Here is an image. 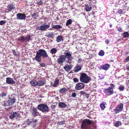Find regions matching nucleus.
Instances as JSON below:
<instances>
[{"instance_id":"nucleus-1","label":"nucleus","mask_w":129,"mask_h":129,"mask_svg":"<svg viewBox=\"0 0 129 129\" xmlns=\"http://www.w3.org/2000/svg\"><path fill=\"white\" fill-rule=\"evenodd\" d=\"M41 56L44 58H46L48 56L45 50L40 49L37 52L36 56L35 57V59L37 61L40 62L41 61Z\"/></svg>"},{"instance_id":"nucleus-2","label":"nucleus","mask_w":129,"mask_h":129,"mask_svg":"<svg viewBox=\"0 0 129 129\" xmlns=\"http://www.w3.org/2000/svg\"><path fill=\"white\" fill-rule=\"evenodd\" d=\"M80 81L85 83H87L91 80V78L88 76L85 73H83L81 74L80 77Z\"/></svg>"},{"instance_id":"nucleus-3","label":"nucleus","mask_w":129,"mask_h":129,"mask_svg":"<svg viewBox=\"0 0 129 129\" xmlns=\"http://www.w3.org/2000/svg\"><path fill=\"white\" fill-rule=\"evenodd\" d=\"M38 109L45 113L48 112L50 109L48 106L45 104H41L38 105Z\"/></svg>"},{"instance_id":"nucleus-4","label":"nucleus","mask_w":129,"mask_h":129,"mask_svg":"<svg viewBox=\"0 0 129 129\" xmlns=\"http://www.w3.org/2000/svg\"><path fill=\"white\" fill-rule=\"evenodd\" d=\"M110 87H109L107 89L104 90L105 93L107 95H110L114 93L113 88L115 87L114 85L112 84H110Z\"/></svg>"},{"instance_id":"nucleus-5","label":"nucleus","mask_w":129,"mask_h":129,"mask_svg":"<svg viewBox=\"0 0 129 129\" xmlns=\"http://www.w3.org/2000/svg\"><path fill=\"white\" fill-rule=\"evenodd\" d=\"M8 103L9 105L10 106L14 104L15 102L16 99L15 98V95L14 94L11 95H9L8 97Z\"/></svg>"},{"instance_id":"nucleus-6","label":"nucleus","mask_w":129,"mask_h":129,"mask_svg":"<svg viewBox=\"0 0 129 129\" xmlns=\"http://www.w3.org/2000/svg\"><path fill=\"white\" fill-rule=\"evenodd\" d=\"M92 122V121L89 119H85L83 121L81 127L83 128L86 129L87 128V126L90 125Z\"/></svg>"},{"instance_id":"nucleus-7","label":"nucleus","mask_w":129,"mask_h":129,"mask_svg":"<svg viewBox=\"0 0 129 129\" xmlns=\"http://www.w3.org/2000/svg\"><path fill=\"white\" fill-rule=\"evenodd\" d=\"M50 27L49 24H46V23H45L38 26L37 28V29L39 30L43 31L46 30L47 29Z\"/></svg>"},{"instance_id":"nucleus-8","label":"nucleus","mask_w":129,"mask_h":129,"mask_svg":"<svg viewBox=\"0 0 129 129\" xmlns=\"http://www.w3.org/2000/svg\"><path fill=\"white\" fill-rule=\"evenodd\" d=\"M20 116V114L16 112L11 113L9 115V118L11 120H13L14 118H17Z\"/></svg>"},{"instance_id":"nucleus-9","label":"nucleus","mask_w":129,"mask_h":129,"mask_svg":"<svg viewBox=\"0 0 129 129\" xmlns=\"http://www.w3.org/2000/svg\"><path fill=\"white\" fill-rule=\"evenodd\" d=\"M65 57L63 55H62L59 56L57 59V62L58 63L61 65H62L63 63L65 60Z\"/></svg>"},{"instance_id":"nucleus-10","label":"nucleus","mask_w":129,"mask_h":129,"mask_svg":"<svg viewBox=\"0 0 129 129\" xmlns=\"http://www.w3.org/2000/svg\"><path fill=\"white\" fill-rule=\"evenodd\" d=\"M84 86V84L82 83H78L76 84L75 88L76 90H79L83 88Z\"/></svg>"},{"instance_id":"nucleus-11","label":"nucleus","mask_w":129,"mask_h":129,"mask_svg":"<svg viewBox=\"0 0 129 129\" xmlns=\"http://www.w3.org/2000/svg\"><path fill=\"white\" fill-rule=\"evenodd\" d=\"M123 104L122 103L118 105L114 110L115 113L116 114L121 111L123 109Z\"/></svg>"},{"instance_id":"nucleus-12","label":"nucleus","mask_w":129,"mask_h":129,"mask_svg":"<svg viewBox=\"0 0 129 129\" xmlns=\"http://www.w3.org/2000/svg\"><path fill=\"white\" fill-rule=\"evenodd\" d=\"M26 17L25 14L22 13H18L17 15V19L20 20H24Z\"/></svg>"},{"instance_id":"nucleus-13","label":"nucleus","mask_w":129,"mask_h":129,"mask_svg":"<svg viewBox=\"0 0 129 129\" xmlns=\"http://www.w3.org/2000/svg\"><path fill=\"white\" fill-rule=\"evenodd\" d=\"M6 82L9 84H14L15 83V81L13 78L8 77L6 78Z\"/></svg>"},{"instance_id":"nucleus-14","label":"nucleus","mask_w":129,"mask_h":129,"mask_svg":"<svg viewBox=\"0 0 129 129\" xmlns=\"http://www.w3.org/2000/svg\"><path fill=\"white\" fill-rule=\"evenodd\" d=\"M28 125H30V126H35L37 125V120H32L31 121H30L28 119Z\"/></svg>"},{"instance_id":"nucleus-15","label":"nucleus","mask_w":129,"mask_h":129,"mask_svg":"<svg viewBox=\"0 0 129 129\" xmlns=\"http://www.w3.org/2000/svg\"><path fill=\"white\" fill-rule=\"evenodd\" d=\"M110 67V64L107 63H106L102 65L101 67L102 69H103L105 71L107 70Z\"/></svg>"},{"instance_id":"nucleus-16","label":"nucleus","mask_w":129,"mask_h":129,"mask_svg":"<svg viewBox=\"0 0 129 129\" xmlns=\"http://www.w3.org/2000/svg\"><path fill=\"white\" fill-rule=\"evenodd\" d=\"M32 113L33 115L36 117L39 114V112L37 111V109L36 108H34L32 110Z\"/></svg>"},{"instance_id":"nucleus-17","label":"nucleus","mask_w":129,"mask_h":129,"mask_svg":"<svg viewBox=\"0 0 129 129\" xmlns=\"http://www.w3.org/2000/svg\"><path fill=\"white\" fill-rule=\"evenodd\" d=\"M45 80H41L37 82V86H41L44 85L45 84Z\"/></svg>"},{"instance_id":"nucleus-18","label":"nucleus","mask_w":129,"mask_h":129,"mask_svg":"<svg viewBox=\"0 0 129 129\" xmlns=\"http://www.w3.org/2000/svg\"><path fill=\"white\" fill-rule=\"evenodd\" d=\"M8 10L10 11L15 8V5L12 3L11 4L8 6Z\"/></svg>"},{"instance_id":"nucleus-19","label":"nucleus","mask_w":129,"mask_h":129,"mask_svg":"<svg viewBox=\"0 0 129 129\" xmlns=\"http://www.w3.org/2000/svg\"><path fill=\"white\" fill-rule=\"evenodd\" d=\"M72 67L71 65H68L67 66H64L63 67V68L67 71H69L71 69Z\"/></svg>"},{"instance_id":"nucleus-20","label":"nucleus","mask_w":129,"mask_h":129,"mask_svg":"<svg viewBox=\"0 0 129 129\" xmlns=\"http://www.w3.org/2000/svg\"><path fill=\"white\" fill-rule=\"evenodd\" d=\"M63 40V37L62 36H58L57 38L56 41L57 42H59Z\"/></svg>"},{"instance_id":"nucleus-21","label":"nucleus","mask_w":129,"mask_h":129,"mask_svg":"<svg viewBox=\"0 0 129 129\" xmlns=\"http://www.w3.org/2000/svg\"><path fill=\"white\" fill-rule=\"evenodd\" d=\"M81 69V67L80 66L78 65L76 66L74 70L75 72H77L79 71Z\"/></svg>"},{"instance_id":"nucleus-22","label":"nucleus","mask_w":129,"mask_h":129,"mask_svg":"<svg viewBox=\"0 0 129 129\" xmlns=\"http://www.w3.org/2000/svg\"><path fill=\"white\" fill-rule=\"evenodd\" d=\"M59 106L61 108H65L67 106L66 104L63 102H60L58 103Z\"/></svg>"},{"instance_id":"nucleus-23","label":"nucleus","mask_w":129,"mask_h":129,"mask_svg":"<svg viewBox=\"0 0 129 129\" xmlns=\"http://www.w3.org/2000/svg\"><path fill=\"white\" fill-rule=\"evenodd\" d=\"M47 35H46L45 36L49 38H52L54 36V33L53 32H51L47 33Z\"/></svg>"},{"instance_id":"nucleus-24","label":"nucleus","mask_w":129,"mask_h":129,"mask_svg":"<svg viewBox=\"0 0 129 129\" xmlns=\"http://www.w3.org/2000/svg\"><path fill=\"white\" fill-rule=\"evenodd\" d=\"M57 50L55 48H52L50 51V53L52 54H55L57 52Z\"/></svg>"},{"instance_id":"nucleus-25","label":"nucleus","mask_w":129,"mask_h":129,"mask_svg":"<svg viewBox=\"0 0 129 129\" xmlns=\"http://www.w3.org/2000/svg\"><path fill=\"white\" fill-rule=\"evenodd\" d=\"M30 83L32 86H37V82L35 80H33L31 81Z\"/></svg>"},{"instance_id":"nucleus-26","label":"nucleus","mask_w":129,"mask_h":129,"mask_svg":"<svg viewBox=\"0 0 129 129\" xmlns=\"http://www.w3.org/2000/svg\"><path fill=\"white\" fill-rule=\"evenodd\" d=\"M25 42H29V41L31 40L30 35H27L25 37Z\"/></svg>"},{"instance_id":"nucleus-27","label":"nucleus","mask_w":129,"mask_h":129,"mask_svg":"<svg viewBox=\"0 0 129 129\" xmlns=\"http://www.w3.org/2000/svg\"><path fill=\"white\" fill-rule=\"evenodd\" d=\"M62 27L60 25H53L52 28H53L56 29H58L61 28Z\"/></svg>"},{"instance_id":"nucleus-28","label":"nucleus","mask_w":129,"mask_h":129,"mask_svg":"<svg viewBox=\"0 0 129 129\" xmlns=\"http://www.w3.org/2000/svg\"><path fill=\"white\" fill-rule=\"evenodd\" d=\"M92 8L90 5H87L85 8V9L86 11L89 12L91 10Z\"/></svg>"},{"instance_id":"nucleus-29","label":"nucleus","mask_w":129,"mask_h":129,"mask_svg":"<svg viewBox=\"0 0 129 129\" xmlns=\"http://www.w3.org/2000/svg\"><path fill=\"white\" fill-rule=\"evenodd\" d=\"M68 89L66 88H63L61 89L59 91V92L61 93H64L67 91Z\"/></svg>"},{"instance_id":"nucleus-30","label":"nucleus","mask_w":129,"mask_h":129,"mask_svg":"<svg viewBox=\"0 0 129 129\" xmlns=\"http://www.w3.org/2000/svg\"><path fill=\"white\" fill-rule=\"evenodd\" d=\"M72 57L71 56L70 57L67 58V60H66V62L67 63L70 64L72 60Z\"/></svg>"},{"instance_id":"nucleus-31","label":"nucleus","mask_w":129,"mask_h":129,"mask_svg":"<svg viewBox=\"0 0 129 129\" xmlns=\"http://www.w3.org/2000/svg\"><path fill=\"white\" fill-rule=\"evenodd\" d=\"M121 123L120 121H117L114 124L115 126L116 127H118L121 125Z\"/></svg>"},{"instance_id":"nucleus-32","label":"nucleus","mask_w":129,"mask_h":129,"mask_svg":"<svg viewBox=\"0 0 129 129\" xmlns=\"http://www.w3.org/2000/svg\"><path fill=\"white\" fill-rule=\"evenodd\" d=\"M64 55L65 57V59L66 58H68L71 57V54L69 52H67L65 53V55Z\"/></svg>"},{"instance_id":"nucleus-33","label":"nucleus","mask_w":129,"mask_h":129,"mask_svg":"<svg viewBox=\"0 0 129 129\" xmlns=\"http://www.w3.org/2000/svg\"><path fill=\"white\" fill-rule=\"evenodd\" d=\"M105 104L106 103H105V104L102 103L100 104V107L101 108L102 110H103L105 108Z\"/></svg>"},{"instance_id":"nucleus-34","label":"nucleus","mask_w":129,"mask_h":129,"mask_svg":"<svg viewBox=\"0 0 129 129\" xmlns=\"http://www.w3.org/2000/svg\"><path fill=\"white\" fill-rule=\"evenodd\" d=\"M2 104V106H9L8 105L9 104L8 103V101L6 102V101H4L2 102L1 103Z\"/></svg>"},{"instance_id":"nucleus-35","label":"nucleus","mask_w":129,"mask_h":129,"mask_svg":"<svg viewBox=\"0 0 129 129\" xmlns=\"http://www.w3.org/2000/svg\"><path fill=\"white\" fill-rule=\"evenodd\" d=\"M119 89L120 91H123L124 89V86L123 85H120L119 87Z\"/></svg>"},{"instance_id":"nucleus-36","label":"nucleus","mask_w":129,"mask_h":129,"mask_svg":"<svg viewBox=\"0 0 129 129\" xmlns=\"http://www.w3.org/2000/svg\"><path fill=\"white\" fill-rule=\"evenodd\" d=\"M59 80H55V81L54 84L53 85V86L54 87H56L57 86V85L59 83Z\"/></svg>"},{"instance_id":"nucleus-37","label":"nucleus","mask_w":129,"mask_h":129,"mask_svg":"<svg viewBox=\"0 0 129 129\" xmlns=\"http://www.w3.org/2000/svg\"><path fill=\"white\" fill-rule=\"evenodd\" d=\"M72 23V21L70 19H69L67 20V23H66V26H68L69 25H70Z\"/></svg>"},{"instance_id":"nucleus-38","label":"nucleus","mask_w":129,"mask_h":129,"mask_svg":"<svg viewBox=\"0 0 129 129\" xmlns=\"http://www.w3.org/2000/svg\"><path fill=\"white\" fill-rule=\"evenodd\" d=\"M129 35V34L127 32H125L123 34V37L124 38H126Z\"/></svg>"},{"instance_id":"nucleus-39","label":"nucleus","mask_w":129,"mask_h":129,"mask_svg":"<svg viewBox=\"0 0 129 129\" xmlns=\"http://www.w3.org/2000/svg\"><path fill=\"white\" fill-rule=\"evenodd\" d=\"M104 52L103 50H101L99 52V56H103L104 55Z\"/></svg>"},{"instance_id":"nucleus-40","label":"nucleus","mask_w":129,"mask_h":129,"mask_svg":"<svg viewBox=\"0 0 129 129\" xmlns=\"http://www.w3.org/2000/svg\"><path fill=\"white\" fill-rule=\"evenodd\" d=\"M19 41H21L22 42H25V37H24L23 36L20 37L19 39Z\"/></svg>"},{"instance_id":"nucleus-41","label":"nucleus","mask_w":129,"mask_h":129,"mask_svg":"<svg viewBox=\"0 0 129 129\" xmlns=\"http://www.w3.org/2000/svg\"><path fill=\"white\" fill-rule=\"evenodd\" d=\"M7 95V94L5 92H3L0 94V96L2 97H4L5 96Z\"/></svg>"},{"instance_id":"nucleus-42","label":"nucleus","mask_w":129,"mask_h":129,"mask_svg":"<svg viewBox=\"0 0 129 129\" xmlns=\"http://www.w3.org/2000/svg\"><path fill=\"white\" fill-rule=\"evenodd\" d=\"M6 21L5 20L1 21H0V25H3L6 23Z\"/></svg>"},{"instance_id":"nucleus-43","label":"nucleus","mask_w":129,"mask_h":129,"mask_svg":"<svg viewBox=\"0 0 129 129\" xmlns=\"http://www.w3.org/2000/svg\"><path fill=\"white\" fill-rule=\"evenodd\" d=\"M12 51H13V54L15 56H18V54L16 53V52H15V50H12Z\"/></svg>"},{"instance_id":"nucleus-44","label":"nucleus","mask_w":129,"mask_h":129,"mask_svg":"<svg viewBox=\"0 0 129 129\" xmlns=\"http://www.w3.org/2000/svg\"><path fill=\"white\" fill-rule=\"evenodd\" d=\"M73 80L75 82H77L79 81V79L76 78H74Z\"/></svg>"},{"instance_id":"nucleus-45","label":"nucleus","mask_w":129,"mask_h":129,"mask_svg":"<svg viewBox=\"0 0 129 129\" xmlns=\"http://www.w3.org/2000/svg\"><path fill=\"white\" fill-rule=\"evenodd\" d=\"M37 16V14L36 13H34L32 15V17L34 18H36Z\"/></svg>"},{"instance_id":"nucleus-46","label":"nucleus","mask_w":129,"mask_h":129,"mask_svg":"<svg viewBox=\"0 0 129 129\" xmlns=\"http://www.w3.org/2000/svg\"><path fill=\"white\" fill-rule=\"evenodd\" d=\"M80 93L81 95L86 94V93L84 91H80Z\"/></svg>"},{"instance_id":"nucleus-47","label":"nucleus","mask_w":129,"mask_h":129,"mask_svg":"<svg viewBox=\"0 0 129 129\" xmlns=\"http://www.w3.org/2000/svg\"><path fill=\"white\" fill-rule=\"evenodd\" d=\"M59 125H62L64 123V121H61L60 122H58V123Z\"/></svg>"},{"instance_id":"nucleus-48","label":"nucleus","mask_w":129,"mask_h":129,"mask_svg":"<svg viewBox=\"0 0 129 129\" xmlns=\"http://www.w3.org/2000/svg\"><path fill=\"white\" fill-rule=\"evenodd\" d=\"M76 96V93L75 92H73L72 94V96L73 98L75 97Z\"/></svg>"},{"instance_id":"nucleus-49","label":"nucleus","mask_w":129,"mask_h":129,"mask_svg":"<svg viewBox=\"0 0 129 129\" xmlns=\"http://www.w3.org/2000/svg\"><path fill=\"white\" fill-rule=\"evenodd\" d=\"M118 13L119 14H122L123 12L122 10H120L118 11Z\"/></svg>"},{"instance_id":"nucleus-50","label":"nucleus","mask_w":129,"mask_h":129,"mask_svg":"<svg viewBox=\"0 0 129 129\" xmlns=\"http://www.w3.org/2000/svg\"><path fill=\"white\" fill-rule=\"evenodd\" d=\"M40 65L42 67H44L45 66V64L44 63H42L40 64Z\"/></svg>"},{"instance_id":"nucleus-51","label":"nucleus","mask_w":129,"mask_h":129,"mask_svg":"<svg viewBox=\"0 0 129 129\" xmlns=\"http://www.w3.org/2000/svg\"><path fill=\"white\" fill-rule=\"evenodd\" d=\"M51 107L52 109H54L56 107V106L55 105H52L51 106Z\"/></svg>"},{"instance_id":"nucleus-52","label":"nucleus","mask_w":129,"mask_h":129,"mask_svg":"<svg viewBox=\"0 0 129 129\" xmlns=\"http://www.w3.org/2000/svg\"><path fill=\"white\" fill-rule=\"evenodd\" d=\"M38 3L39 5H41L42 4V2L41 1H40L39 2L38 1Z\"/></svg>"},{"instance_id":"nucleus-53","label":"nucleus","mask_w":129,"mask_h":129,"mask_svg":"<svg viewBox=\"0 0 129 129\" xmlns=\"http://www.w3.org/2000/svg\"><path fill=\"white\" fill-rule=\"evenodd\" d=\"M117 29L118 30L119 32H121L122 31V29L121 28L119 27Z\"/></svg>"},{"instance_id":"nucleus-54","label":"nucleus","mask_w":129,"mask_h":129,"mask_svg":"<svg viewBox=\"0 0 129 129\" xmlns=\"http://www.w3.org/2000/svg\"><path fill=\"white\" fill-rule=\"evenodd\" d=\"M126 61H129V56L127 57L125 59Z\"/></svg>"},{"instance_id":"nucleus-55","label":"nucleus","mask_w":129,"mask_h":129,"mask_svg":"<svg viewBox=\"0 0 129 129\" xmlns=\"http://www.w3.org/2000/svg\"><path fill=\"white\" fill-rule=\"evenodd\" d=\"M105 42L107 44H108L109 43V41L108 40H106L105 41Z\"/></svg>"},{"instance_id":"nucleus-56","label":"nucleus","mask_w":129,"mask_h":129,"mask_svg":"<svg viewBox=\"0 0 129 129\" xmlns=\"http://www.w3.org/2000/svg\"><path fill=\"white\" fill-rule=\"evenodd\" d=\"M126 69L127 71H129V66L127 67Z\"/></svg>"},{"instance_id":"nucleus-57","label":"nucleus","mask_w":129,"mask_h":129,"mask_svg":"<svg viewBox=\"0 0 129 129\" xmlns=\"http://www.w3.org/2000/svg\"><path fill=\"white\" fill-rule=\"evenodd\" d=\"M81 61H82L81 59H79L78 60V62H80Z\"/></svg>"},{"instance_id":"nucleus-58","label":"nucleus","mask_w":129,"mask_h":129,"mask_svg":"<svg viewBox=\"0 0 129 129\" xmlns=\"http://www.w3.org/2000/svg\"><path fill=\"white\" fill-rule=\"evenodd\" d=\"M93 129H96V127L95 126H94L93 127Z\"/></svg>"},{"instance_id":"nucleus-59","label":"nucleus","mask_w":129,"mask_h":129,"mask_svg":"<svg viewBox=\"0 0 129 129\" xmlns=\"http://www.w3.org/2000/svg\"><path fill=\"white\" fill-rule=\"evenodd\" d=\"M55 55H53V57H55Z\"/></svg>"},{"instance_id":"nucleus-60","label":"nucleus","mask_w":129,"mask_h":129,"mask_svg":"<svg viewBox=\"0 0 129 129\" xmlns=\"http://www.w3.org/2000/svg\"><path fill=\"white\" fill-rule=\"evenodd\" d=\"M81 1H83L84 0H81Z\"/></svg>"},{"instance_id":"nucleus-61","label":"nucleus","mask_w":129,"mask_h":129,"mask_svg":"<svg viewBox=\"0 0 129 129\" xmlns=\"http://www.w3.org/2000/svg\"><path fill=\"white\" fill-rule=\"evenodd\" d=\"M88 98V96L87 97V98Z\"/></svg>"}]
</instances>
